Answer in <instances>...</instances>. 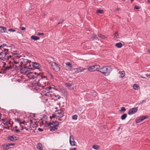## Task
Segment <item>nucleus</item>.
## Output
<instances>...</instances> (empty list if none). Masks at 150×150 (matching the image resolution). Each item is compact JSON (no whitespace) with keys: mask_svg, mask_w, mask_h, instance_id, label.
Instances as JSON below:
<instances>
[{"mask_svg":"<svg viewBox=\"0 0 150 150\" xmlns=\"http://www.w3.org/2000/svg\"><path fill=\"white\" fill-rule=\"evenodd\" d=\"M148 116L147 115H145L142 117H140L136 119L135 120V122L136 123H139L142 122L145 119L148 118Z\"/></svg>","mask_w":150,"mask_h":150,"instance_id":"nucleus-13","label":"nucleus"},{"mask_svg":"<svg viewBox=\"0 0 150 150\" xmlns=\"http://www.w3.org/2000/svg\"><path fill=\"white\" fill-rule=\"evenodd\" d=\"M38 130L40 132H42L43 131V129L40 128H39Z\"/></svg>","mask_w":150,"mask_h":150,"instance_id":"nucleus-49","label":"nucleus"},{"mask_svg":"<svg viewBox=\"0 0 150 150\" xmlns=\"http://www.w3.org/2000/svg\"><path fill=\"white\" fill-rule=\"evenodd\" d=\"M78 116L77 115H74L72 117V118L73 120H76L77 119Z\"/></svg>","mask_w":150,"mask_h":150,"instance_id":"nucleus-36","label":"nucleus"},{"mask_svg":"<svg viewBox=\"0 0 150 150\" xmlns=\"http://www.w3.org/2000/svg\"><path fill=\"white\" fill-rule=\"evenodd\" d=\"M38 74V73H37L36 72H29L27 74V75L28 78L30 79H34L36 77V76H35V75H36V74Z\"/></svg>","mask_w":150,"mask_h":150,"instance_id":"nucleus-11","label":"nucleus"},{"mask_svg":"<svg viewBox=\"0 0 150 150\" xmlns=\"http://www.w3.org/2000/svg\"><path fill=\"white\" fill-rule=\"evenodd\" d=\"M22 66H23L20 70L21 73L23 74L27 75L29 71H30L32 69L28 66H24L23 67Z\"/></svg>","mask_w":150,"mask_h":150,"instance_id":"nucleus-5","label":"nucleus"},{"mask_svg":"<svg viewBox=\"0 0 150 150\" xmlns=\"http://www.w3.org/2000/svg\"><path fill=\"white\" fill-rule=\"evenodd\" d=\"M100 146L98 145H93V148L95 150H98Z\"/></svg>","mask_w":150,"mask_h":150,"instance_id":"nucleus-34","label":"nucleus"},{"mask_svg":"<svg viewBox=\"0 0 150 150\" xmlns=\"http://www.w3.org/2000/svg\"><path fill=\"white\" fill-rule=\"evenodd\" d=\"M138 109V108L137 107L132 108L129 110L127 113L129 115L133 114L137 112Z\"/></svg>","mask_w":150,"mask_h":150,"instance_id":"nucleus-12","label":"nucleus"},{"mask_svg":"<svg viewBox=\"0 0 150 150\" xmlns=\"http://www.w3.org/2000/svg\"><path fill=\"white\" fill-rule=\"evenodd\" d=\"M64 21V20L63 19H61V20H60V22H59L57 24V25H59V24H60L62 23Z\"/></svg>","mask_w":150,"mask_h":150,"instance_id":"nucleus-45","label":"nucleus"},{"mask_svg":"<svg viewBox=\"0 0 150 150\" xmlns=\"http://www.w3.org/2000/svg\"><path fill=\"white\" fill-rule=\"evenodd\" d=\"M72 85V84L69 83H66L65 84V85L67 87H69L71 86Z\"/></svg>","mask_w":150,"mask_h":150,"instance_id":"nucleus-42","label":"nucleus"},{"mask_svg":"<svg viewBox=\"0 0 150 150\" xmlns=\"http://www.w3.org/2000/svg\"><path fill=\"white\" fill-rule=\"evenodd\" d=\"M50 75L51 78L53 79V76L51 74H50Z\"/></svg>","mask_w":150,"mask_h":150,"instance_id":"nucleus-56","label":"nucleus"},{"mask_svg":"<svg viewBox=\"0 0 150 150\" xmlns=\"http://www.w3.org/2000/svg\"><path fill=\"white\" fill-rule=\"evenodd\" d=\"M8 139L11 141H15L18 139V137L15 136L13 135L11 136H9L8 137Z\"/></svg>","mask_w":150,"mask_h":150,"instance_id":"nucleus-15","label":"nucleus"},{"mask_svg":"<svg viewBox=\"0 0 150 150\" xmlns=\"http://www.w3.org/2000/svg\"><path fill=\"white\" fill-rule=\"evenodd\" d=\"M140 8L139 7V6H135V7H134V8L135 9H139Z\"/></svg>","mask_w":150,"mask_h":150,"instance_id":"nucleus-48","label":"nucleus"},{"mask_svg":"<svg viewBox=\"0 0 150 150\" xmlns=\"http://www.w3.org/2000/svg\"><path fill=\"white\" fill-rule=\"evenodd\" d=\"M8 31L9 32H15L16 30L12 29V28H10L8 30Z\"/></svg>","mask_w":150,"mask_h":150,"instance_id":"nucleus-43","label":"nucleus"},{"mask_svg":"<svg viewBox=\"0 0 150 150\" xmlns=\"http://www.w3.org/2000/svg\"><path fill=\"white\" fill-rule=\"evenodd\" d=\"M35 85L41 87V84H40V79H36L35 80Z\"/></svg>","mask_w":150,"mask_h":150,"instance_id":"nucleus-19","label":"nucleus"},{"mask_svg":"<svg viewBox=\"0 0 150 150\" xmlns=\"http://www.w3.org/2000/svg\"><path fill=\"white\" fill-rule=\"evenodd\" d=\"M51 65L54 71L58 72L60 71V69L59 65L55 62H52Z\"/></svg>","mask_w":150,"mask_h":150,"instance_id":"nucleus-9","label":"nucleus"},{"mask_svg":"<svg viewBox=\"0 0 150 150\" xmlns=\"http://www.w3.org/2000/svg\"><path fill=\"white\" fill-rule=\"evenodd\" d=\"M8 50L4 49V51L0 52V59L1 60L5 61L7 60V55H8V53L7 52Z\"/></svg>","mask_w":150,"mask_h":150,"instance_id":"nucleus-3","label":"nucleus"},{"mask_svg":"<svg viewBox=\"0 0 150 150\" xmlns=\"http://www.w3.org/2000/svg\"><path fill=\"white\" fill-rule=\"evenodd\" d=\"M44 35V34L43 33H38V35Z\"/></svg>","mask_w":150,"mask_h":150,"instance_id":"nucleus-51","label":"nucleus"},{"mask_svg":"<svg viewBox=\"0 0 150 150\" xmlns=\"http://www.w3.org/2000/svg\"><path fill=\"white\" fill-rule=\"evenodd\" d=\"M111 71L112 69L110 67L105 66L100 68V71H99L104 75L107 76L110 74Z\"/></svg>","mask_w":150,"mask_h":150,"instance_id":"nucleus-2","label":"nucleus"},{"mask_svg":"<svg viewBox=\"0 0 150 150\" xmlns=\"http://www.w3.org/2000/svg\"><path fill=\"white\" fill-rule=\"evenodd\" d=\"M126 109L125 107H123L121 108V110H120V112H123L125 111Z\"/></svg>","mask_w":150,"mask_h":150,"instance_id":"nucleus-37","label":"nucleus"},{"mask_svg":"<svg viewBox=\"0 0 150 150\" xmlns=\"http://www.w3.org/2000/svg\"><path fill=\"white\" fill-rule=\"evenodd\" d=\"M118 36V35L117 33V32H115L114 34V38H117Z\"/></svg>","mask_w":150,"mask_h":150,"instance_id":"nucleus-38","label":"nucleus"},{"mask_svg":"<svg viewBox=\"0 0 150 150\" xmlns=\"http://www.w3.org/2000/svg\"><path fill=\"white\" fill-rule=\"evenodd\" d=\"M52 88L54 89V88H52L51 86H49L46 88L45 89L46 90L48 91L49 90H51Z\"/></svg>","mask_w":150,"mask_h":150,"instance_id":"nucleus-39","label":"nucleus"},{"mask_svg":"<svg viewBox=\"0 0 150 150\" xmlns=\"http://www.w3.org/2000/svg\"><path fill=\"white\" fill-rule=\"evenodd\" d=\"M6 29L5 27L0 26V31L1 33H6Z\"/></svg>","mask_w":150,"mask_h":150,"instance_id":"nucleus-21","label":"nucleus"},{"mask_svg":"<svg viewBox=\"0 0 150 150\" xmlns=\"http://www.w3.org/2000/svg\"><path fill=\"white\" fill-rule=\"evenodd\" d=\"M127 114H126V113L124 114H123V115H122L121 116V118L122 120H124L126 119V118L127 117Z\"/></svg>","mask_w":150,"mask_h":150,"instance_id":"nucleus-30","label":"nucleus"},{"mask_svg":"<svg viewBox=\"0 0 150 150\" xmlns=\"http://www.w3.org/2000/svg\"><path fill=\"white\" fill-rule=\"evenodd\" d=\"M55 96V97H57V96L58 97L57 99H59L61 98V97L60 96H59V95Z\"/></svg>","mask_w":150,"mask_h":150,"instance_id":"nucleus-55","label":"nucleus"},{"mask_svg":"<svg viewBox=\"0 0 150 150\" xmlns=\"http://www.w3.org/2000/svg\"><path fill=\"white\" fill-rule=\"evenodd\" d=\"M12 66L11 63L10 65L9 66H4V71H6L9 70V69H11L12 68Z\"/></svg>","mask_w":150,"mask_h":150,"instance_id":"nucleus-17","label":"nucleus"},{"mask_svg":"<svg viewBox=\"0 0 150 150\" xmlns=\"http://www.w3.org/2000/svg\"><path fill=\"white\" fill-rule=\"evenodd\" d=\"M4 129H8V128L7 127H4Z\"/></svg>","mask_w":150,"mask_h":150,"instance_id":"nucleus-62","label":"nucleus"},{"mask_svg":"<svg viewBox=\"0 0 150 150\" xmlns=\"http://www.w3.org/2000/svg\"><path fill=\"white\" fill-rule=\"evenodd\" d=\"M86 69V68L80 67L77 68L72 69H71V71L73 74H75L81 72Z\"/></svg>","mask_w":150,"mask_h":150,"instance_id":"nucleus-8","label":"nucleus"},{"mask_svg":"<svg viewBox=\"0 0 150 150\" xmlns=\"http://www.w3.org/2000/svg\"><path fill=\"white\" fill-rule=\"evenodd\" d=\"M18 52L17 51H14L12 53V54L13 55H16L18 54Z\"/></svg>","mask_w":150,"mask_h":150,"instance_id":"nucleus-44","label":"nucleus"},{"mask_svg":"<svg viewBox=\"0 0 150 150\" xmlns=\"http://www.w3.org/2000/svg\"><path fill=\"white\" fill-rule=\"evenodd\" d=\"M115 46L117 48H120L122 47V45L121 43V42H118L116 43L115 44Z\"/></svg>","mask_w":150,"mask_h":150,"instance_id":"nucleus-25","label":"nucleus"},{"mask_svg":"<svg viewBox=\"0 0 150 150\" xmlns=\"http://www.w3.org/2000/svg\"><path fill=\"white\" fill-rule=\"evenodd\" d=\"M42 144H38L37 145V149L38 150H42Z\"/></svg>","mask_w":150,"mask_h":150,"instance_id":"nucleus-24","label":"nucleus"},{"mask_svg":"<svg viewBox=\"0 0 150 150\" xmlns=\"http://www.w3.org/2000/svg\"><path fill=\"white\" fill-rule=\"evenodd\" d=\"M20 28L22 30H25V28L23 27H20Z\"/></svg>","mask_w":150,"mask_h":150,"instance_id":"nucleus-47","label":"nucleus"},{"mask_svg":"<svg viewBox=\"0 0 150 150\" xmlns=\"http://www.w3.org/2000/svg\"><path fill=\"white\" fill-rule=\"evenodd\" d=\"M20 132V130H19V129H16V131H15V132L16 133H19Z\"/></svg>","mask_w":150,"mask_h":150,"instance_id":"nucleus-54","label":"nucleus"},{"mask_svg":"<svg viewBox=\"0 0 150 150\" xmlns=\"http://www.w3.org/2000/svg\"><path fill=\"white\" fill-rule=\"evenodd\" d=\"M32 66L33 67L35 68L36 69H38V70L40 71H41V66L40 65V64L36 62H32Z\"/></svg>","mask_w":150,"mask_h":150,"instance_id":"nucleus-14","label":"nucleus"},{"mask_svg":"<svg viewBox=\"0 0 150 150\" xmlns=\"http://www.w3.org/2000/svg\"><path fill=\"white\" fill-rule=\"evenodd\" d=\"M25 123V122H24H24H21L20 123V126H21V124H24Z\"/></svg>","mask_w":150,"mask_h":150,"instance_id":"nucleus-52","label":"nucleus"},{"mask_svg":"<svg viewBox=\"0 0 150 150\" xmlns=\"http://www.w3.org/2000/svg\"><path fill=\"white\" fill-rule=\"evenodd\" d=\"M98 36L99 37H100L101 38L103 39H105L107 38L105 37L104 35H102L100 34H98Z\"/></svg>","mask_w":150,"mask_h":150,"instance_id":"nucleus-35","label":"nucleus"},{"mask_svg":"<svg viewBox=\"0 0 150 150\" xmlns=\"http://www.w3.org/2000/svg\"><path fill=\"white\" fill-rule=\"evenodd\" d=\"M139 87V85L136 84H134L133 86V88L135 90L138 89V88Z\"/></svg>","mask_w":150,"mask_h":150,"instance_id":"nucleus-33","label":"nucleus"},{"mask_svg":"<svg viewBox=\"0 0 150 150\" xmlns=\"http://www.w3.org/2000/svg\"><path fill=\"white\" fill-rule=\"evenodd\" d=\"M71 136H70V137L69 142L71 146H75V141L74 140L73 138L72 139L73 140V141H72L71 140Z\"/></svg>","mask_w":150,"mask_h":150,"instance_id":"nucleus-20","label":"nucleus"},{"mask_svg":"<svg viewBox=\"0 0 150 150\" xmlns=\"http://www.w3.org/2000/svg\"><path fill=\"white\" fill-rule=\"evenodd\" d=\"M66 64L67 67L71 68L72 67V64L69 62H67L66 63Z\"/></svg>","mask_w":150,"mask_h":150,"instance_id":"nucleus-32","label":"nucleus"},{"mask_svg":"<svg viewBox=\"0 0 150 150\" xmlns=\"http://www.w3.org/2000/svg\"><path fill=\"white\" fill-rule=\"evenodd\" d=\"M1 120L3 121L4 122L5 121V120L4 119H1Z\"/></svg>","mask_w":150,"mask_h":150,"instance_id":"nucleus-60","label":"nucleus"},{"mask_svg":"<svg viewBox=\"0 0 150 150\" xmlns=\"http://www.w3.org/2000/svg\"><path fill=\"white\" fill-rule=\"evenodd\" d=\"M7 46V44H3L2 45H1L0 46V47L1 48V47H6Z\"/></svg>","mask_w":150,"mask_h":150,"instance_id":"nucleus-46","label":"nucleus"},{"mask_svg":"<svg viewBox=\"0 0 150 150\" xmlns=\"http://www.w3.org/2000/svg\"><path fill=\"white\" fill-rule=\"evenodd\" d=\"M61 118H59V117H58V120L59 121H62V120L61 119Z\"/></svg>","mask_w":150,"mask_h":150,"instance_id":"nucleus-57","label":"nucleus"},{"mask_svg":"<svg viewBox=\"0 0 150 150\" xmlns=\"http://www.w3.org/2000/svg\"><path fill=\"white\" fill-rule=\"evenodd\" d=\"M60 122L54 121L50 122L47 124V127H49L51 131H56L59 126V124Z\"/></svg>","mask_w":150,"mask_h":150,"instance_id":"nucleus-1","label":"nucleus"},{"mask_svg":"<svg viewBox=\"0 0 150 150\" xmlns=\"http://www.w3.org/2000/svg\"><path fill=\"white\" fill-rule=\"evenodd\" d=\"M147 2L148 3L150 4V0H147Z\"/></svg>","mask_w":150,"mask_h":150,"instance_id":"nucleus-61","label":"nucleus"},{"mask_svg":"<svg viewBox=\"0 0 150 150\" xmlns=\"http://www.w3.org/2000/svg\"><path fill=\"white\" fill-rule=\"evenodd\" d=\"M8 55H7V57L6 58H7V60H8L10 58H11V61H12V59H11V55H9V53H8Z\"/></svg>","mask_w":150,"mask_h":150,"instance_id":"nucleus-40","label":"nucleus"},{"mask_svg":"<svg viewBox=\"0 0 150 150\" xmlns=\"http://www.w3.org/2000/svg\"><path fill=\"white\" fill-rule=\"evenodd\" d=\"M44 95L45 96L49 97H51V96L52 95V94L50 92H49V91H47L46 92V93H45L44 94Z\"/></svg>","mask_w":150,"mask_h":150,"instance_id":"nucleus-26","label":"nucleus"},{"mask_svg":"<svg viewBox=\"0 0 150 150\" xmlns=\"http://www.w3.org/2000/svg\"><path fill=\"white\" fill-rule=\"evenodd\" d=\"M147 51L150 53V50H148Z\"/></svg>","mask_w":150,"mask_h":150,"instance_id":"nucleus-63","label":"nucleus"},{"mask_svg":"<svg viewBox=\"0 0 150 150\" xmlns=\"http://www.w3.org/2000/svg\"><path fill=\"white\" fill-rule=\"evenodd\" d=\"M120 128V127H119L118 128V129H117V131H119V130Z\"/></svg>","mask_w":150,"mask_h":150,"instance_id":"nucleus-64","label":"nucleus"},{"mask_svg":"<svg viewBox=\"0 0 150 150\" xmlns=\"http://www.w3.org/2000/svg\"><path fill=\"white\" fill-rule=\"evenodd\" d=\"M96 13L97 14H103L104 13V11L103 10L99 9L96 11Z\"/></svg>","mask_w":150,"mask_h":150,"instance_id":"nucleus-29","label":"nucleus"},{"mask_svg":"<svg viewBox=\"0 0 150 150\" xmlns=\"http://www.w3.org/2000/svg\"><path fill=\"white\" fill-rule=\"evenodd\" d=\"M91 39L92 40H97L98 39V37L96 34H93L91 37Z\"/></svg>","mask_w":150,"mask_h":150,"instance_id":"nucleus-27","label":"nucleus"},{"mask_svg":"<svg viewBox=\"0 0 150 150\" xmlns=\"http://www.w3.org/2000/svg\"><path fill=\"white\" fill-rule=\"evenodd\" d=\"M3 124L5 125H8L10 124V122L9 121H7L5 122H3Z\"/></svg>","mask_w":150,"mask_h":150,"instance_id":"nucleus-41","label":"nucleus"},{"mask_svg":"<svg viewBox=\"0 0 150 150\" xmlns=\"http://www.w3.org/2000/svg\"><path fill=\"white\" fill-rule=\"evenodd\" d=\"M30 61H28V59H24L23 60V62H21V64L22 65H24L25 66H28L30 67H31L30 64Z\"/></svg>","mask_w":150,"mask_h":150,"instance_id":"nucleus-10","label":"nucleus"},{"mask_svg":"<svg viewBox=\"0 0 150 150\" xmlns=\"http://www.w3.org/2000/svg\"><path fill=\"white\" fill-rule=\"evenodd\" d=\"M2 147L4 150H8L9 149V146L8 144L3 145Z\"/></svg>","mask_w":150,"mask_h":150,"instance_id":"nucleus-23","label":"nucleus"},{"mask_svg":"<svg viewBox=\"0 0 150 150\" xmlns=\"http://www.w3.org/2000/svg\"><path fill=\"white\" fill-rule=\"evenodd\" d=\"M8 144L9 146H14L15 145V144L14 143H8Z\"/></svg>","mask_w":150,"mask_h":150,"instance_id":"nucleus-50","label":"nucleus"},{"mask_svg":"<svg viewBox=\"0 0 150 150\" xmlns=\"http://www.w3.org/2000/svg\"><path fill=\"white\" fill-rule=\"evenodd\" d=\"M38 76L40 77L38 78L40 79V84H41V87L42 88L44 86H45L46 81L45 80H47V77L46 76L38 75Z\"/></svg>","mask_w":150,"mask_h":150,"instance_id":"nucleus-7","label":"nucleus"},{"mask_svg":"<svg viewBox=\"0 0 150 150\" xmlns=\"http://www.w3.org/2000/svg\"><path fill=\"white\" fill-rule=\"evenodd\" d=\"M15 121L17 123H18L20 124L21 122V119L20 118H15L14 119Z\"/></svg>","mask_w":150,"mask_h":150,"instance_id":"nucleus-31","label":"nucleus"},{"mask_svg":"<svg viewBox=\"0 0 150 150\" xmlns=\"http://www.w3.org/2000/svg\"><path fill=\"white\" fill-rule=\"evenodd\" d=\"M140 78H143V79H146V78L145 77H143L142 76H140Z\"/></svg>","mask_w":150,"mask_h":150,"instance_id":"nucleus-58","label":"nucleus"},{"mask_svg":"<svg viewBox=\"0 0 150 150\" xmlns=\"http://www.w3.org/2000/svg\"><path fill=\"white\" fill-rule=\"evenodd\" d=\"M55 114L53 115L54 117H56L57 119L58 118H62L64 115V111L61 110H59L55 111Z\"/></svg>","mask_w":150,"mask_h":150,"instance_id":"nucleus-6","label":"nucleus"},{"mask_svg":"<svg viewBox=\"0 0 150 150\" xmlns=\"http://www.w3.org/2000/svg\"><path fill=\"white\" fill-rule=\"evenodd\" d=\"M94 69L95 71H99L100 70V66L99 65H93Z\"/></svg>","mask_w":150,"mask_h":150,"instance_id":"nucleus-16","label":"nucleus"},{"mask_svg":"<svg viewBox=\"0 0 150 150\" xmlns=\"http://www.w3.org/2000/svg\"><path fill=\"white\" fill-rule=\"evenodd\" d=\"M119 73L121 75L120 76L121 78H122L125 76V73L124 71H119Z\"/></svg>","mask_w":150,"mask_h":150,"instance_id":"nucleus-28","label":"nucleus"},{"mask_svg":"<svg viewBox=\"0 0 150 150\" xmlns=\"http://www.w3.org/2000/svg\"><path fill=\"white\" fill-rule=\"evenodd\" d=\"M146 76V77H148V78H150V74H145Z\"/></svg>","mask_w":150,"mask_h":150,"instance_id":"nucleus-53","label":"nucleus"},{"mask_svg":"<svg viewBox=\"0 0 150 150\" xmlns=\"http://www.w3.org/2000/svg\"><path fill=\"white\" fill-rule=\"evenodd\" d=\"M87 69L88 71L90 72L95 71L94 69L93 66H88Z\"/></svg>","mask_w":150,"mask_h":150,"instance_id":"nucleus-22","label":"nucleus"},{"mask_svg":"<svg viewBox=\"0 0 150 150\" xmlns=\"http://www.w3.org/2000/svg\"><path fill=\"white\" fill-rule=\"evenodd\" d=\"M31 39L32 40H37L40 39V38L39 37H38L36 36L33 35L31 36Z\"/></svg>","mask_w":150,"mask_h":150,"instance_id":"nucleus-18","label":"nucleus"},{"mask_svg":"<svg viewBox=\"0 0 150 150\" xmlns=\"http://www.w3.org/2000/svg\"><path fill=\"white\" fill-rule=\"evenodd\" d=\"M10 63L12 64V67H13L16 70H18L19 69H21L22 67V66L21 65V63L20 64H19L18 62H16L14 61V59H13L12 61H11Z\"/></svg>","mask_w":150,"mask_h":150,"instance_id":"nucleus-4","label":"nucleus"},{"mask_svg":"<svg viewBox=\"0 0 150 150\" xmlns=\"http://www.w3.org/2000/svg\"><path fill=\"white\" fill-rule=\"evenodd\" d=\"M76 148H74L72 149L71 150H76Z\"/></svg>","mask_w":150,"mask_h":150,"instance_id":"nucleus-59","label":"nucleus"}]
</instances>
